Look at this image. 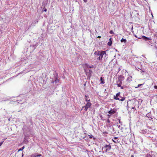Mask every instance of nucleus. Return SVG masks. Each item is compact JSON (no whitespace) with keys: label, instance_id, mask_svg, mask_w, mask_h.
I'll use <instances>...</instances> for the list:
<instances>
[{"label":"nucleus","instance_id":"obj_1","mask_svg":"<svg viewBox=\"0 0 157 157\" xmlns=\"http://www.w3.org/2000/svg\"><path fill=\"white\" fill-rule=\"evenodd\" d=\"M106 52L105 51H101V53L100 54L99 57L97 59V60L98 61H101L102 60L104 56L105 57L106 56Z\"/></svg>","mask_w":157,"mask_h":157},{"label":"nucleus","instance_id":"obj_2","mask_svg":"<svg viewBox=\"0 0 157 157\" xmlns=\"http://www.w3.org/2000/svg\"><path fill=\"white\" fill-rule=\"evenodd\" d=\"M91 105V104L90 102H87L85 106L82 107V110L84 108V110L85 112L87 110L88 108H90Z\"/></svg>","mask_w":157,"mask_h":157},{"label":"nucleus","instance_id":"obj_3","mask_svg":"<svg viewBox=\"0 0 157 157\" xmlns=\"http://www.w3.org/2000/svg\"><path fill=\"white\" fill-rule=\"evenodd\" d=\"M111 148V146L110 144L105 145L104 146L103 149L105 150V151H109Z\"/></svg>","mask_w":157,"mask_h":157},{"label":"nucleus","instance_id":"obj_4","mask_svg":"<svg viewBox=\"0 0 157 157\" xmlns=\"http://www.w3.org/2000/svg\"><path fill=\"white\" fill-rule=\"evenodd\" d=\"M117 83L118 87H120L121 86L122 83V80L119 78L117 82Z\"/></svg>","mask_w":157,"mask_h":157},{"label":"nucleus","instance_id":"obj_5","mask_svg":"<svg viewBox=\"0 0 157 157\" xmlns=\"http://www.w3.org/2000/svg\"><path fill=\"white\" fill-rule=\"evenodd\" d=\"M114 98L116 100H119L121 101H123L125 99L124 98L120 97L119 96L117 97H114Z\"/></svg>","mask_w":157,"mask_h":157},{"label":"nucleus","instance_id":"obj_6","mask_svg":"<svg viewBox=\"0 0 157 157\" xmlns=\"http://www.w3.org/2000/svg\"><path fill=\"white\" fill-rule=\"evenodd\" d=\"M142 37L145 40H151V37H147L144 36H142Z\"/></svg>","mask_w":157,"mask_h":157},{"label":"nucleus","instance_id":"obj_7","mask_svg":"<svg viewBox=\"0 0 157 157\" xmlns=\"http://www.w3.org/2000/svg\"><path fill=\"white\" fill-rule=\"evenodd\" d=\"M108 113L110 114H113L116 113V110L114 109H111L110 111L108 112Z\"/></svg>","mask_w":157,"mask_h":157},{"label":"nucleus","instance_id":"obj_8","mask_svg":"<svg viewBox=\"0 0 157 157\" xmlns=\"http://www.w3.org/2000/svg\"><path fill=\"white\" fill-rule=\"evenodd\" d=\"M41 156V154L36 155V154H32L31 155V157H40Z\"/></svg>","mask_w":157,"mask_h":157},{"label":"nucleus","instance_id":"obj_9","mask_svg":"<svg viewBox=\"0 0 157 157\" xmlns=\"http://www.w3.org/2000/svg\"><path fill=\"white\" fill-rule=\"evenodd\" d=\"M101 51H95L94 53V54L95 55H96L97 56H99L100 55V54L101 53Z\"/></svg>","mask_w":157,"mask_h":157},{"label":"nucleus","instance_id":"obj_10","mask_svg":"<svg viewBox=\"0 0 157 157\" xmlns=\"http://www.w3.org/2000/svg\"><path fill=\"white\" fill-rule=\"evenodd\" d=\"M89 97H88L87 96L85 95V101L87 102H89L90 101V99H89Z\"/></svg>","mask_w":157,"mask_h":157},{"label":"nucleus","instance_id":"obj_11","mask_svg":"<svg viewBox=\"0 0 157 157\" xmlns=\"http://www.w3.org/2000/svg\"><path fill=\"white\" fill-rule=\"evenodd\" d=\"M132 77L130 76L127 79V81L130 82L132 81Z\"/></svg>","mask_w":157,"mask_h":157},{"label":"nucleus","instance_id":"obj_12","mask_svg":"<svg viewBox=\"0 0 157 157\" xmlns=\"http://www.w3.org/2000/svg\"><path fill=\"white\" fill-rule=\"evenodd\" d=\"M111 38H110L109 39V42H108V45L109 46H111L112 44V41H111Z\"/></svg>","mask_w":157,"mask_h":157},{"label":"nucleus","instance_id":"obj_13","mask_svg":"<svg viewBox=\"0 0 157 157\" xmlns=\"http://www.w3.org/2000/svg\"><path fill=\"white\" fill-rule=\"evenodd\" d=\"M100 80L101 81V84H104L105 83V82L104 81V79H103L102 77H101L100 78Z\"/></svg>","mask_w":157,"mask_h":157},{"label":"nucleus","instance_id":"obj_14","mask_svg":"<svg viewBox=\"0 0 157 157\" xmlns=\"http://www.w3.org/2000/svg\"><path fill=\"white\" fill-rule=\"evenodd\" d=\"M121 42H124V43H125L126 42V39H124L122 38L121 40Z\"/></svg>","mask_w":157,"mask_h":157},{"label":"nucleus","instance_id":"obj_15","mask_svg":"<svg viewBox=\"0 0 157 157\" xmlns=\"http://www.w3.org/2000/svg\"><path fill=\"white\" fill-rule=\"evenodd\" d=\"M24 148H25V147H24V146H23L21 148L19 149L18 151H22L24 149Z\"/></svg>","mask_w":157,"mask_h":157},{"label":"nucleus","instance_id":"obj_16","mask_svg":"<svg viewBox=\"0 0 157 157\" xmlns=\"http://www.w3.org/2000/svg\"><path fill=\"white\" fill-rule=\"evenodd\" d=\"M120 94V92H119V93H117L116 94V96H115L114 97H119V96Z\"/></svg>","mask_w":157,"mask_h":157},{"label":"nucleus","instance_id":"obj_17","mask_svg":"<svg viewBox=\"0 0 157 157\" xmlns=\"http://www.w3.org/2000/svg\"><path fill=\"white\" fill-rule=\"evenodd\" d=\"M143 84H138V86L137 87H136V88H137L138 87H139L142 85Z\"/></svg>","mask_w":157,"mask_h":157},{"label":"nucleus","instance_id":"obj_18","mask_svg":"<svg viewBox=\"0 0 157 157\" xmlns=\"http://www.w3.org/2000/svg\"><path fill=\"white\" fill-rule=\"evenodd\" d=\"M135 36L136 37V38H138V39H141V37H137V36H136V35H135Z\"/></svg>","mask_w":157,"mask_h":157},{"label":"nucleus","instance_id":"obj_19","mask_svg":"<svg viewBox=\"0 0 157 157\" xmlns=\"http://www.w3.org/2000/svg\"><path fill=\"white\" fill-rule=\"evenodd\" d=\"M3 141L0 142V147L2 145L3 143Z\"/></svg>","mask_w":157,"mask_h":157},{"label":"nucleus","instance_id":"obj_20","mask_svg":"<svg viewBox=\"0 0 157 157\" xmlns=\"http://www.w3.org/2000/svg\"><path fill=\"white\" fill-rule=\"evenodd\" d=\"M44 11L46 12L47 11V9L45 7H44Z\"/></svg>","mask_w":157,"mask_h":157},{"label":"nucleus","instance_id":"obj_21","mask_svg":"<svg viewBox=\"0 0 157 157\" xmlns=\"http://www.w3.org/2000/svg\"><path fill=\"white\" fill-rule=\"evenodd\" d=\"M154 87L155 89H157V86H155Z\"/></svg>","mask_w":157,"mask_h":157},{"label":"nucleus","instance_id":"obj_22","mask_svg":"<svg viewBox=\"0 0 157 157\" xmlns=\"http://www.w3.org/2000/svg\"><path fill=\"white\" fill-rule=\"evenodd\" d=\"M113 142H114L115 143H117V142H118V141H114V140H113Z\"/></svg>","mask_w":157,"mask_h":157},{"label":"nucleus","instance_id":"obj_23","mask_svg":"<svg viewBox=\"0 0 157 157\" xmlns=\"http://www.w3.org/2000/svg\"><path fill=\"white\" fill-rule=\"evenodd\" d=\"M109 33L111 34H112L113 33V32L112 31H110Z\"/></svg>","mask_w":157,"mask_h":157},{"label":"nucleus","instance_id":"obj_24","mask_svg":"<svg viewBox=\"0 0 157 157\" xmlns=\"http://www.w3.org/2000/svg\"><path fill=\"white\" fill-rule=\"evenodd\" d=\"M107 121L108 122V123H110V121L109 120V119H108L107 120Z\"/></svg>","mask_w":157,"mask_h":157},{"label":"nucleus","instance_id":"obj_25","mask_svg":"<svg viewBox=\"0 0 157 157\" xmlns=\"http://www.w3.org/2000/svg\"><path fill=\"white\" fill-rule=\"evenodd\" d=\"M83 0L85 2H87V0Z\"/></svg>","mask_w":157,"mask_h":157},{"label":"nucleus","instance_id":"obj_26","mask_svg":"<svg viewBox=\"0 0 157 157\" xmlns=\"http://www.w3.org/2000/svg\"><path fill=\"white\" fill-rule=\"evenodd\" d=\"M92 136H93L92 135L90 136V138H92Z\"/></svg>","mask_w":157,"mask_h":157},{"label":"nucleus","instance_id":"obj_27","mask_svg":"<svg viewBox=\"0 0 157 157\" xmlns=\"http://www.w3.org/2000/svg\"><path fill=\"white\" fill-rule=\"evenodd\" d=\"M117 138V137H115L114 138V139H116Z\"/></svg>","mask_w":157,"mask_h":157},{"label":"nucleus","instance_id":"obj_28","mask_svg":"<svg viewBox=\"0 0 157 157\" xmlns=\"http://www.w3.org/2000/svg\"><path fill=\"white\" fill-rule=\"evenodd\" d=\"M121 89H123V88H124L123 86H121Z\"/></svg>","mask_w":157,"mask_h":157},{"label":"nucleus","instance_id":"obj_29","mask_svg":"<svg viewBox=\"0 0 157 157\" xmlns=\"http://www.w3.org/2000/svg\"><path fill=\"white\" fill-rule=\"evenodd\" d=\"M101 37L100 36H98V38H100Z\"/></svg>","mask_w":157,"mask_h":157},{"label":"nucleus","instance_id":"obj_30","mask_svg":"<svg viewBox=\"0 0 157 157\" xmlns=\"http://www.w3.org/2000/svg\"><path fill=\"white\" fill-rule=\"evenodd\" d=\"M108 116H109V117L110 116L109 115H108Z\"/></svg>","mask_w":157,"mask_h":157},{"label":"nucleus","instance_id":"obj_31","mask_svg":"<svg viewBox=\"0 0 157 157\" xmlns=\"http://www.w3.org/2000/svg\"><path fill=\"white\" fill-rule=\"evenodd\" d=\"M133 29V27H132V30Z\"/></svg>","mask_w":157,"mask_h":157},{"label":"nucleus","instance_id":"obj_32","mask_svg":"<svg viewBox=\"0 0 157 157\" xmlns=\"http://www.w3.org/2000/svg\"><path fill=\"white\" fill-rule=\"evenodd\" d=\"M119 123H121V122H120V120H119Z\"/></svg>","mask_w":157,"mask_h":157},{"label":"nucleus","instance_id":"obj_33","mask_svg":"<svg viewBox=\"0 0 157 157\" xmlns=\"http://www.w3.org/2000/svg\"><path fill=\"white\" fill-rule=\"evenodd\" d=\"M133 157V156H132V157Z\"/></svg>","mask_w":157,"mask_h":157},{"label":"nucleus","instance_id":"obj_34","mask_svg":"<svg viewBox=\"0 0 157 157\" xmlns=\"http://www.w3.org/2000/svg\"><path fill=\"white\" fill-rule=\"evenodd\" d=\"M133 157V156H132V157Z\"/></svg>","mask_w":157,"mask_h":157}]
</instances>
